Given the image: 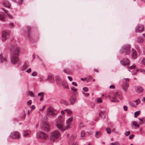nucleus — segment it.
Wrapping results in <instances>:
<instances>
[{"label":"nucleus","instance_id":"nucleus-1","mask_svg":"<svg viewBox=\"0 0 145 145\" xmlns=\"http://www.w3.org/2000/svg\"><path fill=\"white\" fill-rule=\"evenodd\" d=\"M10 50L11 54V63L12 64L15 65L18 61L19 48L17 46H13L10 49Z\"/></svg>","mask_w":145,"mask_h":145},{"label":"nucleus","instance_id":"nucleus-2","mask_svg":"<svg viewBox=\"0 0 145 145\" xmlns=\"http://www.w3.org/2000/svg\"><path fill=\"white\" fill-rule=\"evenodd\" d=\"M64 118L63 116H59L57 118L56 125L60 130L63 132L65 130V129L63 128L64 125Z\"/></svg>","mask_w":145,"mask_h":145},{"label":"nucleus","instance_id":"nucleus-3","mask_svg":"<svg viewBox=\"0 0 145 145\" xmlns=\"http://www.w3.org/2000/svg\"><path fill=\"white\" fill-rule=\"evenodd\" d=\"M60 135V133L59 131L57 130H54L50 133V139L52 141H55L59 138Z\"/></svg>","mask_w":145,"mask_h":145},{"label":"nucleus","instance_id":"nucleus-4","mask_svg":"<svg viewBox=\"0 0 145 145\" xmlns=\"http://www.w3.org/2000/svg\"><path fill=\"white\" fill-rule=\"evenodd\" d=\"M131 46L129 44L123 45L120 50L121 54L125 53V55H129L130 53Z\"/></svg>","mask_w":145,"mask_h":145},{"label":"nucleus","instance_id":"nucleus-5","mask_svg":"<svg viewBox=\"0 0 145 145\" xmlns=\"http://www.w3.org/2000/svg\"><path fill=\"white\" fill-rule=\"evenodd\" d=\"M2 9L5 12H0V20L2 21H4L5 20L6 16H8L9 18H12L13 17L10 15L8 14V11L5 10L3 8H2Z\"/></svg>","mask_w":145,"mask_h":145},{"label":"nucleus","instance_id":"nucleus-6","mask_svg":"<svg viewBox=\"0 0 145 145\" xmlns=\"http://www.w3.org/2000/svg\"><path fill=\"white\" fill-rule=\"evenodd\" d=\"M47 114L48 117L52 118L56 115V111L53 108L49 107L47 109Z\"/></svg>","mask_w":145,"mask_h":145},{"label":"nucleus","instance_id":"nucleus-7","mask_svg":"<svg viewBox=\"0 0 145 145\" xmlns=\"http://www.w3.org/2000/svg\"><path fill=\"white\" fill-rule=\"evenodd\" d=\"M48 135L43 132H38L37 134V137L39 138L46 139Z\"/></svg>","mask_w":145,"mask_h":145},{"label":"nucleus","instance_id":"nucleus-8","mask_svg":"<svg viewBox=\"0 0 145 145\" xmlns=\"http://www.w3.org/2000/svg\"><path fill=\"white\" fill-rule=\"evenodd\" d=\"M49 125L48 123L47 122H45L41 123V129L43 130L49 131H50L49 128Z\"/></svg>","mask_w":145,"mask_h":145},{"label":"nucleus","instance_id":"nucleus-9","mask_svg":"<svg viewBox=\"0 0 145 145\" xmlns=\"http://www.w3.org/2000/svg\"><path fill=\"white\" fill-rule=\"evenodd\" d=\"M10 37L9 33L6 31H3L2 32V40L5 41Z\"/></svg>","mask_w":145,"mask_h":145},{"label":"nucleus","instance_id":"nucleus-10","mask_svg":"<svg viewBox=\"0 0 145 145\" xmlns=\"http://www.w3.org/2000/svg\"><path fill=\"white\" fill-rule=\"evenodd\" d=\"M9 137L12 139H18L20 137L19 133L16 131L11 133Z\"/></svg>","mask_w":145,"mask_h":145},{"label":"nucleus","instance_id":"nucleus-11","mask_svg":"<svg viewBox=\"0 0 145 145\" xmlns=\"http://www.w3.org/2000/svg\"><path fill=\"white\" fill-rule=\"evenodd\" d=\"M123 80L124 82H126V83H123L122 85L123 89L124 90H125L129 86V84L128 82H129L130 79L128 78H123Z\"/></svg>","mask_w":145,"mask_h":145},{"label":"nucleus","instance_id":"nucleus-12","mask_svg":"<svg viewBox=\"0 0 145 145\" xmlns=\"http://www.w3.org/2000/svg\"><path fill=\"white\" fill-rule=\"evenodd\" d=\"M120 63L123 65H128L129 64V60L127 58L123 59L120 61Z\"/></svg>","mask_w":145,"mask_h":145},{"label":"nucleus","instance_id":"nucleus-13","mask_svg":"<svg viewBox=\"0 0 145 145\" xmlns=\"http://www.w3.org/2000/svg\"><path fill=\"white\" fill-rule=\"evenodd\" d=\"M144 27L141 25H138L136 28L135 31L136 33L141 32L144 30Z\"/></svg>","mask_w":145,"mask_h":145},{"label":"nucleus","instance_id":"nucleus-14","mask_svg":"<svg viewBox=\"0 0 145 145\" xmlns=\"http://www.w3.org/2000/svg\"><path fill=\"white\" fill-rule=\"evenodd\" d=\"M76 100V97L74 95H72L69 99V101L71 103V105H73Z\"/></svg>","mask_w":145,"mask_h":145},{"label":"nucleus","instance_id":"nucleus-15","mask_svg":"<svg viewBox=\"0 0 145 145\" xmlns=\"http://www.w3.org/2000/svg\"><path fill=\"white\" fill-rule=\"evenodd\" d=\"M48 80L52 82H54V80L53 76V75L51 74H49L47 78L45 80V81H46Z\"/></svg>","mask_w":145,"mask_h":145},{"label":"nucleus","instance_id":"nucleus-16","mask_svg":"<svg viewBox=\"0 0 145 145\" xmlns=\"http://www.w3.org/2000/svg\"><path fill=\"white\" fill-rule=\"evenodd\" d=\"M137 54L136 50L132 49V58L133 59H135L137 58Z\"/></svg>","mask_w":145,"mask_h":145},{"label":"nucleus","instance_id":"nucleus-17","mask_svg":"<svg viewBox=\"0 0 145 145\" xmlns=\"http://www.w3.org/2000/svg\"><path fill=\"white\" fill-rule=\"evenodd\" d=\"M135 90L138 93H142L143 91L142 87L140 86H138L136 87Z\"/></svg>","mask_w":145,"mask_h":145},{"label":"nucleus","instance_id":"nucleus-18","mask_svg":"<svg viewBox=\"0 0 145 145\" xmlns=\"http://www.w3.org/2000/svg\"><path fill=\"white\" fill-rule=\"evenodd\" d=\"M3 6L6 7L10 8V3L6 0H5L3 1Z\"/></svg>","mask_w":145,"mask_h":145},{"label":"nucleus","instance_id":"nucleus-19","mask_svg":"<svg viewBox=\"0 0 145 145\" xmlns=\"http://www.w3.org/2000/svg\"><path fill=\"white\" fill-rule=\"evenodd\" d=\"M73 120V118L72 117H70L69 118L67 121V129H68L70 127L69 125L70 123Z\"/></svg>","mask_w":145,"mask_h":145},{"label":"nucleus","instance_id":"nucleus-20","mask_svg":"<svg viewBox=\"0 0 145 145\" xmlns=\"http://www.w3.org/2000/svg\"><path fill=\"white\" fill-rule=\"evenodd\" d=\"M62 85L65 88L69 89L68 85L67 82L65 81H63L62 82Z\"/></svg>","mask_w":145,"mask_h":145},{"label":"nucleus","instance_id":"nucleus-21","mask_svg":"<svg viewBox=\"0 0 145 145\" xmlns=\"http://www.w3.org/2000/svg\"><path fill=\"white\" fill-rule=\"evenodd\" d=\"M0 59L1 62H6L7 61V59L5 57L3 56L2 54H0Z\"/></svg>","mask_w":145,"mask_h":145},{"label":"nucleus","instance_id":"nucleus-22","mask_svg":"<svg viewBox=\"0 0 145 145\" xmlns=\"http://www.w3.org/2000/svg\"><path fill=\"white\" fill-rule=\"evenodd\" d=\"M144 41L142 37H139L137 38V42L139 43H141L143 42Z\"/></svg>","mask_w":145,"mask_h":145},{"label":"nucleus","instance_id":"nucleus-23","mask_svg":"<svg viewBox=\"0 0 145 145\" xmlns=\"http://www.w3.org/2000/svg\"><path fill=\"white\" fill-rule=\"evenodd\" d=\"M56 81L57 83H59V81H61V79L60 77L58 76H56L55 77Z\"/></svg>","mask_w":145,"mask_h":145},{"label":"nucleus","instance_id":"nucleus-24","mask_svg":"<svg viewBox=\"0 0 145 145\" xmlns=\"http://www.w3.org/2000/svg\"><path fill=\"white\" fill-rule=\"evenodd\" d=\"M92 78V76H89L86 78H85L87 82H88L91 80Z\"/></svg>","mask_w":145,"mask_h":145},{"label":"nucleus","instance_id":"nucleus-25","mask_svg":"<svg viewBox=\"0 0 145 145\" xmlns=\"http://www.w3.org/2000/svg\"><path fill=\"white\" fill-rule=\"evenodd\" d=\"M101 134L100 131H96L95 133V137L97 138H98L99 137Z\"/></svg>","mask_w":145,"mask_h":145},{"label":"nucleus","instance_id":"nucleus-26","mask_svg":"<svg viewBox=\"0 0 145 145\" xmlns=\"http://www.w3.org/2000/svg\"><path fill=\"white\" fill-rule=\"evenodd\" d=\"M27 36L28 38L30 39V31L29 30L31 29V27H27Z\"/></svg>","mask_w":145,"mask_h":145},{"label":"nucleus","instance_id":"nucleus-27","mask_svg":"<svg viewBox=\"0 0 145 145\" xmlns=\"http://www.w3.org/2000/svg\"><path fill=\"white\" fill-rule=\"evenodd\" d=\"M140 114V111H137L135 112L134 113V117L135 118H137L138 116Z\"/></svg>","mask_w":145,"mask_h":145},{"label":"nucleus","instance_id":"nucleus-28","mask_svg":"<svg viewBox=\"0 0 145 145\" xmlns=\"http://www.w3.org/2000/svg\"><path fill=\"white\" fill-rule=\"evenodd\" d=\"M111 101L112 102H119V101L116 97H114L112 98Z\"/></svg>","mask_w":145,"mask_h":145},{"label":"nucleus","instance_id":"nucleus-29","mask_svg":"<svg viewBox=\"0 0 145 145\" xmlns=\"http://www.w3.org/2000/svg\"><path fill=\"white\" fill-rule=\"evenodd\" d=\"M23 133V135L24 137H27L29 135V133L26 131H24Z\"/></svg>","mask_w":145,"mask_h":145},{"label":"nucleus","instance_id":"nucleus-30","mask_svg":"<svg viewBox=\"0 0 145 145\" xmlns=\"http://www.w3.org/2000/svg\"><path fill=\"white\" fill-rule=\"evenodd\" d=\"M110 145H120V144L119 142L117 141L115 142L111 143Z\"/></svg>","mask_w":145,"mask_h":145},{"label":"nucleus","instance_id":"nucleus-31","mask_svg":"<svg viewBox=\"0 0 145 145\" xmlns=\"http://www.w3.org/2000/svg\"><path fill=\"white\" fill-rule=\"evenodd\" d=\"M27 93L28 95H29L31 97H33L34 96V94L31 91H28L27 92Z\"/></svg>","mask_w":145,"mask_h":145},{"label":"nucleus","instance_id":"nucleus-32","mask_svg":"<svg viewBox=\"0 0 145 145\" xmlns=\"http://www.w3.org/2000/svg\"><path fill=\"white\" fill-rule=\"evenodd\" d=\"M106 130L107 131V132L108 134H110L111 133V129L110 128L108 127L106 128Z\"/></svg>","mask_w":145,"mask_h":145},{"label":"nucleus","instance_id":"nucleus-33","mask_svg":"<svg viewBox=\"0 0 145 145\" xmlns=\"http://www.w3.org/2000/svg\"><path fill=\"white\" fill-rule=\"evenodd\" d=\"M133 124L136 127H139L138 125V124L137 122L136 121H133Z\"/></svg>","mask_w":145,"mask_h":145},{"label":"nucleus","instance_id":"nucleus-34","mask_svg":"<svg viewBox=\"0 0 145 145\" xmlns=\"http://www.w3.org/2000/svg\"><path fill=\"white\" fill-rule=\"evenodd\" d=\"M84 127V125L83 123L82 122H80L79 125V128L80 129H81L83 127Z\"/></svg>","mask_w":145,"mask_h":145},{"label":"nucleus","instance_id":"nucleus-35","mask_svg":"<svg viewBox=\"0 0 145 145\" xmlns=\"http://www.w3.org/2000/svg\"><path fill=\"white\" fill-rule=\"evenodd\" d=\"M130 133V131H128L126 132L125 133V136H128Z\"/></svg>","mask_w":145,"mask_h":145},{"label":"nucleus","instance_id":"nucleus-36","mask_svg":"<svg viewBox=\"0 0 145 145\" xmlns=\"http://www.w3.org/2000/svg\"><path fill=\"white\" fill-rule=\"evenodd\" d=\"M83 91L87 92L88 91V89L86 87H85L83 88Z\"/></svg>","mask_w":145,"mask_h":145},{"label":"nucleus","instance_id":"nucleus-37","mask_svg":"<svg viewBox=\"0 0 145 145\" xmlns=\"http://www.w3.org/2000/svg\"><path fill=\"white\" fill-rule=\"evenodd\" d=\"M136 67L135 65V64H133L132 66L130 67H128V68H129L130 69H133L135 68Z\"/></svg>","mask_w":145,"mask_h":145},{"label":"nucleus","instance_id":"nucleus-38","mask_svg":"<svg viewBox=\"0 0 145 145\" xmlns=\"http://www.w3.org/2000/svg\"><path fill=\"white\" fill-rule=\"evenodd\" d=\"M97 101L99 103H101L102 102V100L100 98H97Z\"/></svg>","mask_w":145,"mask_h":145},{"label":"nucleus","instance_id":"nucleus-39","mask_svg":"<svg viewBox=\"0 0 145 145\" xmlns=\"http://www.w3.org/2000/svg\"><path fill=\"white\" fill-rule=\"evenodd\" d=\"M82 93L83 94H84V95L85 96L87 97V96H88L89 95V93H85V92H84L83 91H82Z\"/></svg>","mask_w":145,"mask_h":145},{"label":"nucleus","instance_id":"nucleus-40","mask_svg":"<svg viewBox=\"0 0 145 145\" xmlns=\"http://www.w3.org/2000/svg\"><path fill=\"white\" fill-rule=\"evenodd\" d=\"M85 135V132L84 131H82L81 133V136L82 137H83Z\"/></svg>","mask_w":145,"mask_h":145},{"label":"nucleus","instance_id":"nucleus-41","mask_svg":"<svg viewBox=\"0 0 145 145\" xmlns=\"http://www.w3.org/2000/svg\"><path fill=\"white\" fill-rule=\"evenodd\" d=\"M32 103V101L31 100H29L27 102V104L28 105L30 106Z\"/></svg>","mask_w":145,"mask_h":145},{"label":"nucleus","instance_id":"nucleus-42","mask_svg":"<svg viewBox=\"0 0 145 145\" xmlns=\"http://www.w3.org/2000/svg\"><path fill=\"white\" fill-rule=\"evenodd\" d=\"M133 101L136 103V105H138L140 102V100L139 99L134 101Z\"/></svg>","mask_w":145,"mask_h":145},{"label":"nucleus","instance_id":"nucleus-43","mask_svg":"<svg viewBox=\"0 0 145 145\" xmlns=\"http://www.w3.org/2000/svg\"><path fill=\"white\" fill-rule=\"evenodd\" d=\"M134 136H135V135L133 134H132L131 135L129 136V138L130 139H132L133 138V137H134Z\"/></svg>","mask_w":145,"mask_h":145},{"label":"nucleus","instance_id":"nucleus-44","mask_svg":"<svg viewBox=\"0 0 145 145\" xmlns=\"http://www.w3.org/2000/svg\"><path fill=\"white\" fill-rule=\"evenodd\" d=\"M141 62L143 64L145 65V58L141 60Z\"/></svg>","mask_w":145,"mask_h":145},{"label":"nucleus","instance_id":"nucleus-45","mask_svg":"<svg viewBox=\"0 0 145 145\" xmlns=\"http://www.w3.org/2000/svg\"><path fill=\"white\" fill-rule=\"evenodd\" d=\"M37 73L35 72H34L32 74V75L33 76H36L37 75Z\"/></svg>","mask_w":145,"mask_h":145},{"label":"nucleus","instance_id":"nucleus-46","mask_svg":"<svg viewBox=\"0 0 145 145\" xmlns=\"http://www.w3.org/2000/svg\"><path fill=\"white\" fill-rule=\"evenodd\" d=\"M123 108L124 110L125 111H127V107L126 106H124L123 107Z\"/></svg>","mask_w":145,"mask_h":145},{"label":"nucleus","instance_id":"nucleus-47","mask_svg":"<svg viewBox=\"0 0 145 145\" xmlns=\"http://www.w3.org/2000/svg\"><path fill=\"white\" fill-rule=\"evenodd\" d=\"M71 89L72 91H76L77 90V89L75 88L74 87L72 88H71Z\"/></svg>","mask_w":145,"mask_h":145},{"label":"nucleus","instance_id":"nucleus-48","mask_svg":"<svg viewBox=\"0 0 145 145\" xmlns=\"http://www.w3.org/2000/svg\"><path fill=\"white\" fill-rule=\"evenodd\" d=\"M24 0H20L18 2V3L19 5H21Z\"/></svg>","mask_w":145,"mask_h":145},{"label":"nucleus","instance_id":"nucleus-49","mask_svg":"<svg viewBox=\"0 0 145 145\" xmlns=\"http://www.w3.org/2000/svg\"><path fill=\"white\" fill-rule=\"evenodd\" d=\"M67 113L69 114H71L72 113V112L71 111L68 110L67 111Z\"/></svg>","mask_w":145,"mask_h":145},{"label":"nucleus","instance_id":"nucleus-50","mask_svg":"<svg viewBox=\"0 0 145 145\" xmlns=\"http://www.w3.org/2000/svg\"><path fill=\"white\" fill-rule=\"evenodd\" d=\"M45 108V106H42V108H41L39 110L41 111H43Z\"/></svg>","mask_w":145,"mask_h":145},{"label":"nucleus","instance_id":"nucleus-51","mask_svg":"<svg viewBox=\"0 0 145 145\" xmlns=\"http://www.w3.org/2000/svg\"><path fill=\"white\" fill-rule=\"evenodd\" d=\"M115 88V86L113 85H111L110 86V88L111 89H114Z\"/></svg>","mask_w":145,"mask_h":145},{"label":"nucleus","instance_id":"nucleus-52","mask_svg":"<svg viewBox=\"0 0 145 145\" xmlns=\"http://www.w3.org/2000/svg\"><path fill=\"white\" fill-rule=\"evenodd\" d=\"M72 84L73 85L75 86H77V84L76 83V82H72Z\"/></svg>","mask_w":145,"mask_h":145},{"label":"nucleus","instance_id":"nucleus-53","mask_svg":"<svg viewBox=\"0 0 145 145\" xmlns=\"http://www.w3.org/2000/svg\"><path fill=\"white\" fill-rule=\"evenodd\" d=\"M31 71V68H29L27 71L26 72L28 73L30 72Z\"/></svg>","mask_w":145,"mask_h":145},{"label":"nucleus","instance_id":"nucleus-54","mask_svg":"<svg viewBox=\"0 0 145 145\" xmlns=\"http://www.w3.org/2000/svg\"><path fill=\"white\" fill-rule=\"evenodd\" d=\"M30 108L32 109H33L35 108V106L34 105H32L30 106Z\"/></svg>","mask_w":145,"mask_h":145},{"label":"nucleus","instance_id":"nucleus-55","mask_svg":"<svg viewBox=\"0 0 145 145\" xmlns=\"http://www.w3.org/2000/svg\"><path fill=\"white\" fill-rule=\"evenodd\" d=\"M68 79H69V80H70V81H71L72 80V77H71L70 76H68Z\"/></svg>","mask_w":145,"mask_h":145},{"label":"nucleus","instance_id":"nucleus-56","mask_svg":"<svg viewBox=\"0 0 145 145\" xmlns=\"http://www.w3.org/2000/svg\"><path fill=\"white\" fill-rule=\"evenodd\" d=\"M129 104L131 106H135V105L133 103L130 102L129 103Z\"/></svg>","mask_w":145,"mask_h":145},{"label":"nucleus","instance_id":"nucleus-57","mask_svg":"<svg viewBox=\"0 0 145 145\" xmlns=\"http://www.w3.org/2000/svg\"><path fill=\"white\" fill-rule=\"evenodd\" d=\"M9 26L11 27H12L13 26V24L12 23H10L9 24Z\"/></svg>","mask_w":145,"mask_h":145},{"label":"nucleus","instance_id":"nucleus-58","mask_svg":"<svg viewBox=\"0 0 145 145\" xmlns=\"http://www.w3.org/2000/svg\"><path fill=\"white\" fill-rule=\"evenodd\" d=\"M42 95H43V93H39L38 94V96H42Z\"/></svg>","mask_w":145,"mask_h":145},{"label":"nucleus","instance_id":"nucleus-59","mask_svg":"<svg viewBox=\"0 0 145 145\" xmlns=\"http://www.w3.org/2000/svg\"><path fill=\"white\" fill-rule=\"evenodd\" d=\"M43 95H42V96L40 97V101H42L43 100Z\"/></svg>","mask_w":145,"mask_h":145},{"label":"nucleus","instance_id":"nucleus-60","mask_svg":"<svg viewBox=\"0 0 145 145\" xmlns=\"http://www.w3.org/2000/svg\"><path fill=\"white\" fill-rule=\"evenodd\" d=\"M75 138V137H73V136H72L71 137V139H72V140H74ZM70 140H71V139H70Z\"/></svg>","mask_w":145,"mask_h":145},{"label":"nucleus","instance_id":"nucleus-61","mask_svg":"<svg viewBox=\"0 0 145 145\" xmlns=\"http://www.w3.org/2000/svg\"><path fill=\"white\" fill-rule=\"evenodd\" d=\"M81 80L83 81H84L86 80L85 78H81Z\"/></svg>","mask_w":145,"mask_h":145},{"label":"nucleus","instance_id":"nucleus-62","mask_svg":"<svg viewBox=\"0 0 145 145\" xmlns=\"http://www.w3.org/2000/svg\"><path fill=\"white\" fill-rule=\"evenodd\" d=\"M94 71H95L96 72H99L98 71L97 69H94Z\"/></svg>","mask_w":145,"mask_h":145},{"label":"nucleus","instance_id":"nucleus-63","mask_svg":"<svg viewBox=\"0 0 145 145\" xmlns=\"http://www.w3.org/2000/svg\"><path fill=\"white\" fill-rule=\"evenodd\" d=\"M72 145H78V144L76 143H74L72 144Z\"/></svg>","mask_w":145,"mask_h":145},{"label":"nucleus","instance_id":"nucleus-64","mask_svg":"<svg viewBox=\"0 0 145 145\" xmlns=\"http://www.w3.org/2000/svg\"><path fill=\"white\" fill-rule=\"evenodd\" d=\"M142 101L143 102L145 101V97H143V99H142Z\"/></svg>","mask_w":145,"mask_h":145}]
</instances>
